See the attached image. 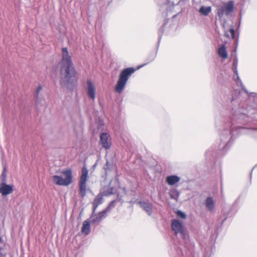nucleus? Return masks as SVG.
<instances>
[{
    "instance_id": "f257e3e1",
    "label": "nucleus",
    "mask_w": 257,
    "mask_h": 257,
    "mask_svg": "<svg viewBox=\"0 0 257 257\" xmlns=\"http://www.w3.org/2000/svg\"><path fill=\"white\" fill-rule=\"evenodd\" d=\"M62 59L59 63L60 65V83L62 86L69 88L75 86L77 83V72L67 48H62Z\"/></svg>"
},
{
    "instance_id": "f03ea898",
    "label": "nucleus",
    "mask_w": 257,
    "mask_h": 257,
    "mask_svg": "<svg viewBox=\"0 0 257 257\" xmlns=\"http://www.w3.org/2000/svg\"><path fill=\"white\" fill-rule=\"evenodd\" d=\"M140 67L141 66H139L136 69L133 67L123 69L119 75L118 79L115 87V90L118 93H121L123 90L128 78Z\"/></svg>"
},
{
    "instance_id": "7ed1b4c3",
    "label": "nucleus",
    "mask_w": 257,
    "mask_h": 257,
    "mask_svg": "<svg viewBox=\"0 0 257 257\" xmlns=\"http://www.w3.org/2000/svg\"><path fill=\"white\" fill-rule=\"evenodd\" d=\"M62 176L54 175L53 182L59 186H67L73 182V174L71 169H67L61 172Z\"/></svg>"
},
{
    "instance_id": "20e7f679",
    "label": "nucleus",
    "mask_w": 257,
    "mask_h": 257,
    "mask_svg": "<svg viewBox=\"0 0 257 257\" xmlns=\"http://www.w3.org/2000/svg\"><path fill=\"white\" fill-rule=\"evenodd\" d=\"M88 171L86 167H83L81 170V175L78 182V193L80 196L83 198L87 193V181Z\"/></svg>"
},
{
    "instance_id": "39448f33",
    "label": "nucleus",
    "mask_w": 257,
    "mask_h": 257,
    "mask_svg": "<svg viewBox=\"0 0 257 257\" xmlns=\"http://www.w3.org/2000/svg\"><path fill=\"white\" fill-rule=\"evenodd\" d=\"M234 9V3L232 1L224 3V6L217 9V15L220 18H222L225 14L228 15Z\"/></svg>"
},
{
    "instance_id": "423d86ee",
    "label": "nucleus",
    "mask_w": 257,
    "mask_h": 257,
    "mask_svg": "<svg viewBox=\"0 0 257 257\" xmlns=\"http://www.w3.org/2000/svg\"><path fill=\"white\" fill-rule=\"evenodd\" d=\"M109 206L107 207L105 209L99 212L97 214L92 215L91 223L93 224L99 223L103 219L106 217L107 213L109 211Z\"/></svg>"
},
{
    "instance_id": "0eeeda50",
    "label": "nucleus",
    "mask_w": 257,
    "mask_h": 257,
    "mask_svg": "<svg viewBox=\"0 0 257 257\" xmlns=\"http://www.w3.org/2000/svg\"><path fill=\"white\" fill-rule=\"evenodd\" d=\"M172 229L175 232V235H177L178 233H181L183 235H184V226L182 223L177 219H172L171 222Z\"/></svg>"
},
{
    "instance_id": "6e6552de",
    "label": "nucleus",
    "mask_w": 257,
    "mask_h": 257,
    "mask_svg": "<svg viewBox=\"0 0 257 257\" xmlns=\"http://www.w3.org/2000/svg\"><path fill=\"white\" fill-rule=\"evenodd\" d=\"M14 191V186L8 185L6 182H1L0 184V194L2 196H7L12 193Z\"/></svg>"
},
{
    "instance_id": "1a4fd4ad",
    "label": "nucleus",
    "mask_w": 257,
    "mask_h": 257,
    "mask_svg": "<svg viewBox=\"0 0 257 257\" xmlns=\"http://www.w3.org/2000/svg\"><path fill=\"white\" fill-rule=\"evenodd\" d=\"M100 143L106 150L109 149L111 143L109 134L106 133H102L100 136Z\"/></svg>"
},
{
    "instance_id": "9d476101",
    "label": "nucleus",
    "mask_w": 257,
    "mask_h": 257,
    "mask_svg": "<svg viewBox=\"0 0 257 257\" xmlns=\"http://www.w3.org/2000/svg\"><path fill=\"white\" fill-rule=\"evenodd\" d=\"M87 92L89 97L94 100L95 98V87L94 84L90 81H87Z\"/></svg>"
},
{
    "instance_id": "9b49d317",
    "label": "nucleus",
    "mask_w": 257,
    "mask_h": 257,
    "mask_svg": "<svg viewBox=\"0 0 257 257\" xmlns=\"http://www.w3.org/2000/svg\"><path fill=\"white\" fill-rule=\"evenodd\" d=\"M141 207L149 215L152 213V204L145 201H140Z\"/></svg>"
},
{
    "instance_id": "f8f14e48",
    "label": "nucleus",
    "mask_w": 257,
    "mask_h": 257,
    "mask_svg": "<svg viewBox=\"0 0 257 257\" xmlns=\"http://www.w3.org/2000/svg\"><path fill=\"white\" fill-rule=\"evenodd\" d=\"M218 55L223 60L227 59L228 57L226 48L224 44H222L217 51Z\"/></svg>"
},
{
    "instance_id": "ddd939ff",
    "label": "nucleus",
    "mask_w": 257,
    "mask_h": 257,
    "mask_svg": "<svg viewBox=\"0 0 257 257\" xmlns=\"http://www.w3.org/2000/svg\"><path fill=\"white\" fill-rule=\"evenodd\" d=\"M103 202V195L101 194L97 195L93 202V211L94 212L99 205Z\"/></svg>"
},
{
    "instance_id": "4468645a",
    "label": "nucleus",
    "mask_w": 257,
    "mask_h": 257,
    "mask_svg": "<svg viewBox=\"0 0 257 257\" xmlns=\"http://www.w3.org/2000/svg\"><path fill=\"white\" fill-rule=\"evenodd\" d=\"M180 181V178L176 175L169 176L166 178V182L169 185H174Z\"/></svg>"
},
{
    "instance_id": "2eb2a0df",
    "label": "nucleus",
    "mask_w": 257,
    "mask_h": 257,
    "mask_svg": "<svg viewBox=\"0 0 257 257\" xmlns=\"http://www.w3.org/2000/svg\"><path fill=\"white\" fill-rule=\"evenodd\" d=\"M90 232V225L89 222L88 220H85L82 224L81 228V232L88 235Z\"/></svg>"
},
{
    "instance_id": "dca6fc26",
    "label": "nucleus",
    "mask_w": 257,
    "mask_h": 257,
    "mask_svg": "<svg viewBox=\"0 0 257 257\" xmlns=\"http://www.w3.org/2000/svg\"><path fill=\"white\" fill-rule=\"evenodd\" d=\"M206 206L209 210L212 211L214 209V203L212 197H207L206 200Z\"/></svg>"
},
{
    "instance_id": "f3484780",
    "label": "nucleus",
    "mask_w": 257,
    "mask_h": 257,
    "mask_svg": "<svg viewBox=\"0 0 257 257\" xmlns=\"http://www.w3.org/2000/svg\"><path fill=\"white\" fill-rule=\"evenodd\" d=\"M211 11V8L210 7H205L203 6L200 8L199 12L203 15L207 16Z\"/></svg>"
},
{
    "instance_id": "a211bd4d",
    "label": "nucleus",
    "mask_w": 257,
    "mask_h": 257,
    "mask_svg": "<svg viewBox=\"0 0 257 257\" xmlns=\"http://www.w3.org/2000/svg\"><path fill=\"white\" fill-rule=\"evenodd\" d=\"M226 35L227 37H231L234 39L235 37V31L233 29H230L226 34Z\"/></svg>"
},
{
    "instance_id": "6ab92c4d",
    "label": "nucleus",
    "mask_w": 257,
    "mask_h": 257,
    "mask_svg": "<svg viewBox=\"0 0 257 257\" xmlns=\"http://www.w3.org/2000/svg\"><path fill=\"white\" fill-rule=\"evenodd\" d=\"M2 182H6L7 181V174H6V168H4L3 171L1 175Z\"/></svg>"
},
{
    "instance_id": "aec40b11",
    "label": "nucleus",
    "mask_w": 257,
    "mask_h": 257,
    "mask_svg": "<svg viewBox=\"0 0 257 257\" xmlns=\"http://www.w3.org/2000/svg\"><path fill=\"white\" fill-rule=\"evenodd\" d=\"M176 213L177 216L181 218L185 219L186 217V214L184 212H182V211H181L180 210L177 211L176 212Z\"/></svg>"
},
{
    "instance_id": "412c9836",
    "label": "nucleus",
    "mask_w": 257,
    "mask_h": 257,
    "mask_svg": "<svg viewBox=\"0 0 257 257\" xmlns=\"http://www.w3.org/2000/svg\"><path fill=\"white\" fill-rule=\"evenodd\" d=\"M42 86L41 85H39L38 86V87L37 88L36 91V97L37 99L38 98L39 93L42 90Z\"/></svg>"
},
{
    "instance_id": "4be33fe9",
    "label": "nucleus",
    "mask_w": 257,
    "mask_h": 257,
    "mask_svg": "<svg viewBox=\"0 0 257 257\" xmlns=\"http://www.w3.org/2000/svg\"><path fill=\"white\" fill-rule=\"evenodd\" d=\"M6 253L4 252V249L0 247V257H6Z\"/></svg>"
},
{
    "instance_id": "5701e85b",
    "label": "nucleus",
    "mask_w": 257,
    "mask_h": 257,
    "mask_svg": "<svg viewBox=\"0 0 257 257\" xmlns=\"http://www.w3.org/2000/svg\"><path fill=\"white\" fill-rule=\"evenodd\" d=\"M112 188H111V192L109 193V194H112Z\"/></svg>"
},
{
    "instance_id": "b1692460",
    "label": "nucleus",
    "mask_w": 257,
    "mask_h": 257,
    "mask_svg": "<svg viewBox=\"0 0 257 257\" xmlns=\"http://www.w3.org/2000/svg\"><path fill=\"white\" fill-rule=\"evenodd\" d=\"M2 241V238L0 237V242H1Z\"/></svg>"
}]
</instances>
